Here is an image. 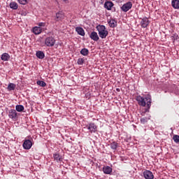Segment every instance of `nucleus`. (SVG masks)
<instances>
[{
	"label": "nucleus",
	"mask_w": 179,
	"mask_h": 179,
	"mask_svg": "<svg viewBox=\"0 0 179 179\" xmlns=\"http://www.w3.org/2000/svg\"><path fill=\"white\" fill-rule=\"evenodd\" d=\"M38 25L39 27H44L45 26V22H39Z\"/></svg>",
	"instance_id": "7c9ffc66"
},
{
	"label": "nucleus",
	"mask_w": 179,
	"mask_h": 179,
	"mask_svg": "<svg viewBox=\"0 0 179 179\" xmlns=\"http://www.w3.org/2000/svg\"><path fill=\"white\" fill-rule=\"evenodd\" d=\"M136 101L138 102V106L141 107H146L145 109V113H149V110L152 106V96L147 95L145 97L141 96V95L137 96L136 98Z\"/></svg>",
	"instance_id": "f257e3e1"
},
{
	"label": "nucleus",
	"mask_w": 179,
	"mask_h": 179,
	"mask_svg": "<svg viewBox=\"0 0 179 179\" xmlns=\"http://www.w3.org/2000/svg\"><path fill=\"white\" fill-rule=\"evenodd\" d=\"M19 3L21 5H26L27 3L28 0H17Z\"/></svg>",
	"instance_id": "c756f323"
},
{
	"label": "nucleus",
	"mask_w": 179,
	"mask_h": 179,
	"mask_svg": "<svg viewBox=\"0 0 179 179\" xmlns=\"http://www.w3.org/2000/svg\"><path fill=\"white\" fill-rule=\"evenodd\" d=\"M171 5L174 9H179V0H172Z\"/></svg>",
	"instance_id": "6ab92c4d"
},
{
	"label": "nucleus",
	"mask_w": 179,
	"mask_h": 179,
	"mask_svg": "<svg viewBox=\"0 0 179 179\" xmlns=\"http://www.w3.org/2000/svg\"><path fill=\"white\" fill-rule=\"evenodd\" d=\"M10 9H13V10H17V8H19V5L17 4V3L12 1L11 3H10Z\"/></svg>",
	"instance_id": "aec40b11"
},
{
	"label": "nucleus",
	"mask_w": 179,
	"mask_h": 179,
	"mask_svg": "<svg viewBox=\"0 0 179 179\" xmlns=\"http://www.w3.org/2000/svg\"><path fill=\"white\" fill-rule=\"evenodd\" d=\"M54 159L58 162H62V157L59 153L53 154Z\"/></svg>",
	"instance_id": "f3484780"
},
{
	"label": "nucleus",
	"mask_w": 179,
	"mask_h": 179,
	"mask_svg": "<svg viewBox=\"0 0 179 179\" xmlns=\"http://www.w3.org/2000/svg\"><path fill=\"white\" fill-rule=\"evenodd\" d=\"M143 177L145 179H153V178H155V176H153V173L150 171H145L143 172Z\"/></svg>",
	"instance_id": "1a4fd4ad"
},
{
	"label": "nucleus",
	"mask_w": 179,
	"mask_h": 179,
	"mask_svg": "<svg viewBox=\"0 0 179 179\" xmlns=\"http://www.w3.org/2000/svg\"><path fill=\"white\" fill-rule=\"evenodd\" d=\"M22 146L24 149L29 150V149H31V146H33V143L30 140H25L22 144Z\"/></svg>",
	"instance_id": "0eeeda50"
},
{
	"label": "nucleus",
	"mask_w": 179,
	"mask_h": 179,
	"mask_svg": "<svg viewBox=\"0 0 179 179\" xmlns=\"http://www.w3.org/2000/svg\"><path fill=\"white\" fill-rule=\"evenodd\" d=\"M1 60L6 62V61H9V59H10V55H9L8 53H3L1 55Z\"/></svg>",
	"instance_id": "a211bd4d"
},
{
	"label": "nucleus",
	"mask_w": 179,
	"mask_h": 179,
	"mask_svg": "<svg viewBox=\"0 0 179 179\" xmlns=\"http://www.w3.org/2000/svg\"><path fill=\"white\" fill-rule=\"evenodd\" d=\"M78 65H83L85 64V58H79L77 61Z\"/></svg>",
	"instance_id": "bb28decb"
},
{
	"label": "nucleus",
	"mask_w": 179,
	"mask_h": 179,
	"mask_svg": "<svg viewBox=\"0 0 179 179\" xmlns=\"http://www.w3.org/2000/svg\"><path fill=\"white\" fill-rule=\"evenodd\" d=\"M80 54L81 55L86 57L89 55V50H87V48H83L80 50Z\"/></svg>",
	"instance_id": "5701e85b"
},
{
	"label": "nucleus",
	"mask_w": 179,
	"mask_h": 179,
	"mask_svg": "<svg viewBox=\"0 0 179 179\" xmlns=\"http://www.w3.org/2000/svg\"><path fill=\"white\" fill-rule=\"evenodd\" d=\"M149 120H150V117H143L141 119V124H146V122H148V121H149Z\"/></svg>",
	"instance_id": "cd10ccee"
},
{
	"label": "nucleus",
	"mask_w": 179,
	"mask_h": 179,
	"mask_svg": "<svg viewBox=\"0 0 179 179\" xmlns=\"http://www.w3.org/2000/svg\"><path fill=\"white\" fill-rule=\"evenodd\" d=\"M55 41L54 36H48L45 39V45L46 47H54Z\"/></svg>",
	"instance_id": "7ed1b4c3"
},
{
	"label": "nucleus",
	"mask_w": 179,
	"mask_h": 179,
	"mask_svg": "<svg viewBox=\"0 0 179 179\" xmlns=\"http://www.w3.org/2000/svg\"><path fill=\"white\" fill-rule=\"evenodd\" d=\"M15 110L17 111V113H22L24 111V106H23V105H17L15 106Z\"/></svg>",
	"instance_id": "412c9836"
},
{
	"label": "nucleus",
	"mask_w": 179,
	"mask_h": 179,
	"mask_svg": "<svg viewBox=\"0 0 179 179\" xmlns=\"http://www.w3.org/2000/svg\"><path fill=\"white\" fill-rule=\"evenodd\" d=\"M173 139L176 143H179V136L178 135H174L173 137Z\"/></svg>",
	"instance_id": "c85d7f7f"
},
{
	"label": "nucleus",
	"mask_w": 179,
	"mask_h": 179,
	"mask_svg": "<svg viewBox=\"0 0 179 179\" xmlns=\"http://www.w3.org/2000/svg\"><path fill=\"white\" fill-rule=\"evenodd\" d=\"M113 6H114L113 1H106L103 5V7L105 9H107V10H111Z\"/></svg>",
	"instance_id": "9b49d317"
},
{
	"label": "nucleus",
	"mask_w": 179,
	"mask_h": 179,
	"mask_svg": "<svg viewBox=\"0 0 179 179\" xmlns=\"http://www.w3.org/2000/svg\"><path fill=\"white\" fill-rule=\"evenodd\" d=\"M118 148V143L113 141L110 143V148L112 150H115Z\"/></svg>",
	"instance_id": "b1692460"
},
{
	"label": "nucleus",
	"mask_w": 179,
	"mask_h": 179,
	"mask_svg": "<svg viewBox=\"0 0 179 179\" xmlns=\"http://www.w3.org/2000/svg\"><path fill=\"white\" fill-rule=\"evenodd\" d=\"M90 39L93 40L94 41H99V35L97 34V32L92 31L90 35Z\"/></svg>",
	"instance_id": "f8f14e48"
},
{
	"label": "nucleus",
	"mask_w": 179,
	"mask_h": 179,
	"mask_svg": "<svg viewBox=\"0 0 179 179\" xmlns=\"http://www.w3.org/2000/svg\"><path fill=\"white\" fill-rule=\"evenodd\" d=\"M65 19V14L62 11H59L56 13V21L59 22V20H64Z\"/></svg>",
	"instance_id": "9d476101"
},
{
	"label": "nucleus",
	"mask_w": 179,
	"mask_h": 179,
	"mask_svg": "<svg viewBox=\"0 0 179 179\" xmlns=\"http://www.w3.org/2000/svg\"><path fill=\"white\" fill-rule=\"evenodd\" d=\"M177 36H178V34H174V35H173V37H177Z\"/></svg>",
	"instance_id": "2f4dec72"
},
{
	"label": "nucleus",
	"mask_w": 179,
	"mask_h": 179,
	"mask_svg": "<svg viewBox=\"0 0 179 179\" xmlns=\"http://www.w3.org/2000/svg\"><path fill=\"white\" fill-rule=\"evenodd\" d=\"M102 170L104 174H111L113 173V168L111 166H103Z\"/></svg>",
	"instance_id": "ddd939ff"
},
{
	"label": "nucleus",
	"mask_w": 179,
	"mask_h": 179,
	"mask_svg": "<svg viewBox=\"0 0 179 179\" xmlns=\"http://www.w3.org/2000/svg\"><path fill=\"white\" fill-rule=\"evenodd\" d=\"M87 129L91 132V134H93V132H96L97 131V126L94 123H90L88 125H87Z\"/></svg>",
	"instance_id": "6e6552de"
},
{
	"label": "nucleus",
	"mask_w": 179,
	"mask_h": 179,
	"mask_svg": "<svg viewBox=\"0 0 179 179\" xmlns=\"http://www.w3.org/2000/svg\"><path fill=\"white\" fill-rule=\"evenodd\" d=\"M15 88H16V85L13 83H10L8 85V90H9L10 92L12 90H15Z\"/></svg>",
	"instance_id": "a878e982"
},
{
	"label": "nucleus",
	"mask_w": 179,
	"mask_h": 179,
	"mask_svg": "<svg viewBox=\"0 0 179 179\" xmlns=\"http://www.w3.org/2000/svg\"><path fill=\"white\" fill-rule=\"evenodd\" d=\"M76 31L78 33V34H79L80 36H85V30L83 29V28L80 27H77L76 28Z\"/></svg>",
	"instance_id": "dca6fc26"
},
{
	"label": "nucleus",
	"mask_w": 179,
	"mask_h": 179,
	"mask_svg": "<svg viewBox=\"0 0 179 179\" xmlns=\"http://www.w3.org/2000/svg\"><path fill=\"white\" fill-rule=\"evenodd\" d=\"M41 31H43V29L40 27H34L33 28V33H34L36 35L41 34Z\"/></svg>",
	"instance_id": "2eb2a0df"
},
{
	"label": "nucleus",
	"mask_w": 179,
	"mask_h": 179,
	"mask_svg": "<svg viewBox=\"0 0 179 179\" xmlns=\"http://www.w3.org/2000/svg\"><path fill=\"white\" fill-rule=\"evenodd\" d=\"M36 85H38V86H41V87H45V86H47V83H45V82L43 80H38L36 82Z\"/></svg>",
	"instance_id": "393cba45"
},
{
	"label": "nucleus",
	"mask_w": 179,
	"mask_h": 179,
	"mask_svg": "<svg viewBox=\"0 0 179 179\" xmlns=\"http://www.w3.org/2000/svg\"><path fill=\"white\" fill-rule=\"evenodd\" d=\"M150 23V21H149V19L146 17H143L141 21V26L143 29H146L148 26H149V24Z\"/></svg>",
	"instance_id": "423d86ee"
},
{
	"label": "nucleus",
	"mask_w": 179,
	"mask_h": 179,
	"mask_svg": "<svg viewBox=\"0 0 179 179\" xmlns=\"http://www.w3.org/2000/svg\"><path fill=\"white\" fill-rule=\"evenodd\" d=\"M110 27H115V26H117V21H115V20H110L108 22Z\"/></svg>",
	"instance_id": "4be33fe9"
},
{
	"label": "nucleus",
	"mask_w": 179,
	"mask_h": 179,
	"mask_svg": "<svg viewBox=\"0 0 179 179\" xmlns=\"http://www.w3.org/2000/svg\"><path fill=\"white\" fill-rule=\"evenodd\" d=\"M131 8H132V2L129 1L123 4V6L121 7V9L122 12H128V10H129V9H131Z\"/></svg>",
	"instance_id": "39448f33"
},
{
	"label": "nucleus",
	"mask_w": 179,
	"mask_h": 179,
	"mask_svg": "<svg viewBox=\"0 0 179 179\" xmlns=\"http://www.w3.org/2000/svg\"><path fill=\"white\" fill-rule=\"evenodd\" d=\"M8 117L11 120H13V121H16V120H17V112H16V110L15 109L10 110L8 113Z\"/></svg>",
	"instance_id": "20e7f679"
},
{
	"label": "nucleus",
	"mask_w": 179,
	"mask_h": 179,
	"mask_svg": "<svg viewBox=\"0 0 179 179\" xmlns=\"http://www.w3.org/2000/svg\"><path fill=\"white\" fill-rule=\"evenodd\" d=\"M98 31L99 36L101 38H106L108 36V31L106 29V26L104 25H97L96 27Z\"/></svg>",
	"instance_id": "f03ea898"
},
{
	"label": "nucleus",
	"mask_w": 179,
	"mask_h": 179,
	"mask_svg": "<svg viewBox=\"0 0 179 179\" xmlns=\"http://www.w3.org/2000/svg\"><path fill=\"white\" fill-rule=\"evenodd\" d=\"M117 92H120V89H117Z\"/></svg>",
	"instance_id": "473e14b6"
},
{
	"label": "nucleus",
	"mask_w": 179,
	"mask_h": 179,
	"mask_svg": "<svg viewBox=\"0 0 179 179\" xmlns=\"http://www.w3.org/2000/svg\"><path fill=\"white\" fill-rule=\"evenodd\" d=\"M36 56L37 58H38V59H44L45 54H44V52L39 50L36 51Z\"/></svg>",
	"instance_id": "4468645a"
}]
</instances>
